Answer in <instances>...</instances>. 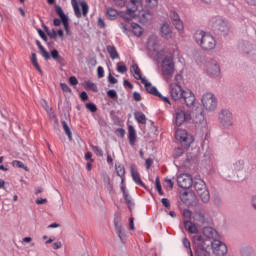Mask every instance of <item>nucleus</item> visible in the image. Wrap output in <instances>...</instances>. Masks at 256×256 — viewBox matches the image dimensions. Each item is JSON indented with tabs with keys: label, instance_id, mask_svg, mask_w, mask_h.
<instances>
[{
	"label": "nucleus",
	"instance_id": "nucleus-1",
	"mask_svg": "<svg viewBox=\"0 0 256 256\" xmlns=\"http://www.w3.org/2000/svg\"><path fill=\"white\" fill-rule=\"evenodd\" d=\"M141 0H129L126 13L130 17H139L140 23H147L152 15L149 10H139Z\"/></svg>",
	"mask_w": 256,
	"mask_h": 256
},
{
	"label": "nucleus",
	"instance_id": "nucleus-2",
	"mask_svg": "<svg viewBox=\"0 0 256 256\" xmlns=\"http://www.w3.org/2000/svg\"><path fill=\"white\" fill-rule=\"evenodd\" d=\"M194 41L204 51H213L217 46V42L213 35L202 30H198L194 33Z\"/></svg>",
	"mask_w": 256,
	"mask_h": 256
},
{
	"label": "nucleus",
	"instance_id": "nucleus-3",
	"mask_svg": "<svg viewBox=\"0 0 256 256\" xmlns=\"http://www.w3.org/2000/svg\"><path fill=\"white\" fill-rule=\"evenodd\" d=\"M161 72L164 81L170 83L171 79H173V75H175V59L173 55L170 54L163 58L161 62Z\"/></svg>",
	"mask_w": 256,
	"mask_h": 256
},
{
	"label": "nucleus",
	"instance_id": "nucleus-4",
	"mask_svg": "<svg viewBox=\"0 0 256 256\" xmlns=\"http://www.w3.org/2000/svg\"><path fill=\"white\" fill-rule=\"evenodd\" d=\"M192 241L195 245V251L197 256H209V243L205 240V237L201 235H194Z\"/></svg>",
	"mask_w": 256,
	"mask_h": 256
},
{
	"label": "nucleus",
	"instance_id": "nucleus-5",
	"mask_svg": "<svg viewBox=\"0 0 256 256\" xmlns=\"http://www.w3.org/2000/svg\"><path fill=\"white\" fill-rule=\"evenodd\" d=\"M194 189L201 199L202 203H207L211 200V195L209 194V190L207 189V184L202 179H195L194 181Z\"/></svg>",
	"mask_w": 256,
	"mask_h": 256
},
{
	"label": "nucleus",
	"instance_id": "nucleus-6",
	"mask_svg": "<svg viewBox=\"0 0 256 256\" xmlns=\"http://www.w3.org/2000/svg\"><path fill=\"white\" fill-rule=\"evenodd\" d=\"M175 137L176 140L179 141V143L182 145V147H185L186 149H189V147H191L195 141L193 135L189 134L187 130L181 128L176 130Z\"/></svg>",
	"mask_w": 256,
	"mask_h": 256
},
{
	"label": "nucleus",
	"instance_id": "nucleus-7",
	"mask_svg": "<svg viewBox=\"0 0 256 256\" xmlns=\"http://www.w3.org/2000/svg\"><path fill=\"white\" fill-rule=\"evenodd\" d=\"M174 119L177 127H181V125L184 123H189V121L192 119L191 110H187L185 108H176Z\"/></svg>",
	"mask_w": 256,
	"mask_h": 256
},
{
	"label": "nucleus",
	"instance_id": "nucleus-8",
	"mask_svg": "<svg viewBox=\"0 0 256 256\" xmlns=\"http://www.w3.org/2000/svg\"><path fill=\"white\" fill-rule=\"evenodd\" d=\"M219 123L224 127V129H230L233 127V114L227 109L221 110L218 115Z\"/></svg>",
	"mask_w": 256,
	"mask_h": 256
},
{
	"label": "nucleus",
	"instance_id": "nucleus-9",
	"mask_svg": "<svg viewBox=\"0 0 256 256\" xmlns=\"http://www.w3.org/2000/svg\"><path fill=\"white\" fill-rule=\"evenodd\" d=\"M202 105L206 111H215L217 109V97L213 93H206L202 96Z\"/></svg>",
	"mask_w": 256,
	"mask_h": 256
},
{
	"label": "nucleus",
	"instance_id": "nucleus-10",
	"mask_svg": "<svg viewBox=\"0 0 256 256\" xmlns=\"http://www.w3.org/2000/svg\"><path fill=\"white\" fill-rule=\"evenodd\" d=\"M114 225H115V231L118 235L120 241L122 243H125L127 239V234H125V230L123 229V226L121 225V214L116 213L114 216Z\"/></svg>",
	"mask_w": 256,
	"mask_h": 256
},
{
	"label": "nucleus",
	"instance_id": "nucleus-11",
	"mask_svg": "<svg viewBox=\"0 0 256 256\" xmlns=\"http://www.w3.org/2000/svg\"><path fill=\"white\" fill-rule=\"evenodd\" d=\"M169 93L174 101H179V99H183L185 90L178 83H171L169 85Z\"/></svg>",
	"mask_w": 256,
	"mask_h": 256
},
{
	"label": "nucleus",
	"instance_id": "nucleus-12",
	"mask_svg": "<svg viewBox=\"0 0 256 256\" xmlns=\"http://www.w3.org/2000/svg\"><path fill=\"white\" fill-rule=\"evenodd\" d=\"M177 183L182 189H191L193 187V177L190 174H180Z\"/></svg>",
	"mask_w": 256,
	"mask_h": 256
},
{
	"label": "nucleus",
	"instance_id": "nucleus-13",
	"mask_svg": "<svg viewBox=\"0 0 256 256\" xmlns=\"http://www.w3.org/2000/svg\"><path fill=\"white\" fill-rule=\"evenodd\" d=\"M210 245L214 255H219V256L226 255L227 245H225V243L221 242L219 239L215 240L214 242H211Z\"/></svg>",
	"mask_w": 256,
	"mask_h": 256
},
{
	"label": "nucleus",
	"instance_id": "nucleus-14",
	"mask_svg": "<svg viewBox=\"0 0 256 256\" xmlns=\"http://www.w3.org/2000/svg\"><path fill=\"white\" fill-rule=\"evenodd\" d=\"M203 235H204V241H207V243L209 245H211V243L219 240V233H217L215 231V229L211 228V227H205L203 229Z\"/></svg>",
	"mask_w": 256,
	"mask_h": 256
},
{
	"label": "nucleus",
	"instance_id": "nucleus-15",
	"mask_svg": "<svg viewBox=\"0 0 256 256\" xmlns=\"http://www.w3.org/2000/svg\"><path fill=\"white\" fill-rule=\"evenodd\" d=\"M170 19L175 29H177V31L180 33H183L185 26L183 25V21L181 20V17H179V14L175 11H170Z\"/></svg>",
	"mask_w": 256,
	"mask_h": 256
},
{
	"label": "nucleus",
	"instance_id": "nucleus-16",
	"mask_svg": "<svg viewBox=\"0 0 256 256\" xmlns=\"http://www.w3.org/2000/svg\"><path fill=\"white\" fill-rule=\"evenodd\" d=\"M207 74L210 77H219L221 75V68L217 62L212 61L207 65Z\"/></svg>",
	"mask_w": 256,
	"mask_h": 256
},
{
	"label": "nucleus",
	"instance_id": "nucleus-17",
	"mask_svg": "<svg viewBox=\"0 0 256 256\" xmlns=\"http://www.w3.org/2000/svg\"><path fill=\"white\" fill-rule=\"evenodd\" d=\"M193 223L197 225V227H203L207 223V218L205 217V214L202 211H196L193 216Z\"/></svg>",
	"mask_w": 256,
	"mask_h": 256
},
{
	"label": "nucleus",
	"instance_id": "nucleus-18",
	"mask_svg": "<svg viewBox=\"0 0 256 256\" xmlns=\"http://www.w3.org/2000/svg\"><path fill=\"white\" fill-rule=\"evenodd\" d=\"M147 49L150 53H157L159 51V40L157 36L152 35L148 38Z\"/></svg>",
	"mask_w": 256,
	"mask_h": 256
},
{
	"label": "nucleus",
	"instance_id": "nucleus-19",
	"mask_svg": "<svg viewBox=\"0 0 256 256\" xmlns=\"http://www.w3.org/2000/svg\"><path fill=\"white\" fill-rule=\"evenodd\" d=\"M182 98L184 99L187 107L195 105V94H193L191 90H185Z\"/></svg>",
	"mask_w": 256,
	"mask_h": 256
},
{
	"label": "nucleus",
	"instance_id": "nucleus-20",
	"mask_svg": "<svg viewBox=\"0 0 256 256\" xmlns=\"http://www.w3.org/2000/svg\"><path fill=\"white\" fill-rule=\"evenodd\" d=\"M142 84L145 86V89L150 95H155V97H161L159 90L155 88V86L151 85V83L147 79H142Z\"/></svg>",
	"mask_w": 256,
	"mask_h": 256
},
{
	"label": "nucleus",
	"instance_id": "nucleus-21",
	"mask_svg": "<svg viewBox=\"0 0 256 256\" xmlns=\"http://www.w3.org/2000/svg\"><path fill=\"white\" fill-rule=\"evenodd\" d=\"M184 227L186 231H189L192 235H199V229L197 227V224L195 222H191L189 220L184 221Z\"/></svg>",
	"mask_w": 256,
	"mask_h": 256
},
{
	"label": "nucleus",
	"instance_id": "nucleus-22",
	"mask_svg": "<svg viewBox=\"0 0 256 256\" xmlns=\"http://www.w3.org/2000/svg\"><path fill=\"white\" fill-rule=\"evenodd\" d=\"M160 33H161V37H164V39H169L171 37V34L173 33V30L171 29V25L164 23L161 26Z\"/></svg>",
	"mask_w": 256,
	"mask_h": 256
},
{
	"label": "nucleus",
	"instance_id": "nucleus-23",
	"mask_svg": "<svg viewBox=\"0 0 256 256\" xmlns=\"http://www.w3.org/2000/svg\"><path fill=\"white\" fill-rule=\"evenodd\" d=\"M128 139L131 147H134L135 142L137 141V132L133 126L128 127Z\"/></svg>",
	"mask_w": 256,
	"mask_h": 256
},
{
	"label": "nucleus",
	"instance_id": "nucleus-24",
	"mask_svg": "<svg viewBox=\"0 0 256 256\" xmlns=\"http://www.w3.org/2000/svg\"><path fill=\"white\" fill-rule=\"evenodd\" d=\"M131 73L134 75V77L138 80L141 81V83H143V76L141 75V69H139V65L137 64H133L131 67Z\"/></svg>",
	"mask_w": 256,
	"mask_h": 256
},
{
	"label": "nucleus",
	"instance_id": "nucleus-25",
	"mask_svg": "<svg viewBox=\"0 0 256 256\" xmlns=\"http://www.w3.org/2000/svg\"><path fill=\"white\" fill-rule=\"evenodd\" d=\"M131 175L133 181L136 183V185H140V187H145V184L141 180V175H139V172L135 169H131Z\"/></svg>",
	"mask_w": 256,
	"mask_h": 256
},
{
	"label": "nucleus",
	"instance_id": "nucleus-26",
	"mask_svg": "<svg viewBox=\"0 0 256 256\" xmlns=\"http://www.w3.org/2000/svg\"><path fill=\"white\" fill-rule=\"evenodd\" d=\"M134 119H136L137 123H141V125L147 124V117L145 114H143V112H135Z\"/></svg>",
	"mask_w": 256,
	"mask_h": 256
},
{
	"label": "nucleus",
	"instance_id": "nucleus-27",
	"mask_svg": "<svg viewBox=\"0 0 256 256\" xmlns=\"http://www.w3.org/2000/svg\"><path fill=\"white\" fill-rule=\"evenodd\" d=\"M30 59H31V63H32L33 67H35V69L38 71V73L43 75V70L41 69V66H39V62H37V54L32 53Z\"/></svg>",
	"mask_w": 256,
	"mask_h": 256
},
{
	"label": "nucleus",
	"instance_id": "nucleus-28",
	"mask_svg": "<svg viewBox=\"0 0 256 256\" xmlns=\"http://www.w3.org/2000/svg\"><path fill=\"white\" fill-rule=\"evenodd\" d=\"M36 45L42 55V57H44V59L46 61H49V59H51V55H49V52H47V50H45V48L43 47V45H41V42L36 41Z\"/></svg>",
	"mask_w": 256,
	"mask_h": 256
},
{
	"label": "nucleus",
	"instance_id": "nucleus-29",
	"mask_svg": "<svg viewBox=\"0 0 256 256\" xmlns=\"http://www.w3.org/2000/svg\"><path fill=\"white\" fill-rule=\"evenodd\" d=\"M132 33L135 37H141L143 35V28L137 23L132 24Z\"/></svg>",
	"mask_w": 256,
	"mask_h": 256
},
{
	"label": "nucleus",
	"instance_id": "nucleus-30",
	"mask_svg": "<svg viewBox=\"0 0 256 256\" xmlns=\"http://www.w3.org/2000/svg\"><path fill=\"white\" fill-rule=\"evenodd\" d=\"M107 51L112 59H119V53L115 46H107Z\"/></svg>",
	"mask_w": 256,
	"mask_h": 256
},
{
	"label": "nucleus",
	"instance_id": "nucleus-31",
	"mask_svg": "<svg viewBox=\"0 0 256 256\" xmlns=\"http://www.w3.org/2000/svg\"><path fill=\"white\" fill-rule=\"evenodd\" d=\"M71 3L77 19H81V9L79 8V2H77V0H72Z\"/></svg>",
	"mask_w": 256,
	"mask_h": 256
},
{
	"label": "nucleus",
	"instance_id": "nucleus-32",
	"mask_svg": "<svg viewBox=\"0 0 256 256\" xmlns=\"http://www.w3.org/2000/svg\"><path fill=\"white\" fill-rule=\"evenodd\" d=\"M62 127L69 141H73V134L71 133V129L69 128V125H67V122L62 121Z\"/></svg>",
	"mask_w": 256,
	"mask_h": 256
},
{
	"label": "nucleus",
	"instance_id": "nucleus-33",
	"mask_svg": "<svg viewBox=\"0 0 256 256\" xmlns=\"http://www.w3.org/2000/svg\"><path fill=\"white\" fill-rule=\"evenodd\" d=\"M56 13H57V15H59L62 23L65 21H69V18H67V16L65 15V12H63V8H61V6H56Z\"/></svg>",
	"mask_w": 256,
	"mask_h": 256
},
{
	"label": "nucleus",
	"instance_id": "nucleus-34",
	"mask_svg": "<svg viewBox=\"0 0 256 256\" xmlns=\"http://www.w3.org/2000/svg\"><path fill=\"white\" fill-rule=\"evenodd\" d=\"M107 17H108V19H110V21L117 19V10H115L113 8H108L107 9Z\"/></svg>",
	"mask_w": 256,
	"mask_h": 256
},
{
	"label": "nucleus",
	"instance_id": "nucleus-35",
	"mask_svg": "<svg viewBox=\"0 0 256 256\" xmlns=\"http://www.w3.org/2000/svg\"><path fill=\"white\" fill-rule=\"evenodd\" d=\"M51 57H52V59H54L58 63H63V61H64L63 57H61V55H59V51H57V50H52L51 51Z\"/></svg>",
	"mask_w": 256,
	"mask_h": 256
},
{
	"label": "nucleus",
	"instance_id": "nucleus-36",
	"mask_svg": "<svg viewBox=\"0 0 256 256\" xmlns=\"http://www.w3.org/2000/svg\"><path fill=\"white\" fill-rule=\"evenodd\" d=\"M116 173L118 177H125V167L121 164L116 165Z\"/></svg>",
	"mask_w": 256,
	"mask_h": 256
},
{
	"label": "nucleus",
	"instance_id": "nucleus-37",
	"mask_svg": "<svg viewBox=\"0 0 256 256\" xmlns=\"http://www.w3.org/2000/svg\"><path fill=\"white\" fill-rule=\"evenodd\" d=\"M216 25L218 27V31H226L227 29V22L223 20L216 21Z\"/></svg>",
	"mask_w": 256,
	"mask_h": 256
},
{
	"label": "nucleus",
	"instance_id": "nucleus-38",
	"mask_svg": "<svg viewBox=\"0 0 256 256\" xmlns=\"http://www.w3.org/2000/svg\"><path fill=\"white\" fill-rule=\"evenodd\" d=\"M85 87L86 89H90V91H94V93H97L98 91L97 85L91 81H87Z\"/></svg>",
	"mask_w": 256,
	"mask_h": 256
},
{
	"label": "nucleus",
	"instance_id": "nucleus-39",
	"mask_svg": "<svg viewBox=\"0 0 256 256\" xmlns=\"http://www.w3.org/2000/svg\"><path fill=\"white\" fill-rule=\"evenodd\" d=\"M80 5L82 7L83 17H87V13H89V4H87V2H81Z\"/></svg>",
	"mask_w": 256,
	"mask_h": 256
},
{
	"label": "nucleus",
	"instance_id": "nucleus-40",
	"mask_svg": "<svg viewBox=\"0 0 256 256\" xmlns=\"http://www.w3.org/2000/svg\"><path fill=\"white\" fill-rule=\"evenodd\" d=\"M145 3L147 7L153 9L154 7H157V5H159V0H145Z\"/></svg>",
	"mask_w": 256,
	"mask_h": 256
},
{
	"label": "nucleus",
	"instance_id": "nucleus-41",
	"mask_svg": "<svg viewBox=\"0 0 256 256\" xmlns=\"http://www.w3.org/2000/svg\"><path fill=\"white\" fill-rule=\"evenodd\" d=\"M183 245L186 249H188L191 256H193V250H191V242H189V239L184 238L183 239Z\"/></svg>",
	"mask_w": 256,
	"mask_h": 256
},
{
	"label": "nucleus",
	"instance_id": "nucleus-42",
	"mask_svg": "<svg viewBox=\"0 0 256 256\" xmlns=\"http://www.w3.org/2000/svg\"><path fill=\"white\" fill-rule=\"evenodd\" d=\"M91 149L98 157H103V150L100 147L92 145Z\"/></svg>",
	"mask_w": 256,
	"mask_h": 256
},
{
	"label": "nucleus",
	"instance_id": "nucleus-43",
	"mask_svg": "<svg viewBox=\"0 0 256 256\" xmlns=\"http://www.w3.org/2000/svg\"><path fill=\"white\" fill-rule=\"evenodd\" d=\"M12 165H13V167H19V169H26L27 170V167H25V164H23V162H21L19 160L12 161Z\"/></svg>",
	"mask_w": 256,
	"mask_h": 256
},
{
	"label": "nucleus",
	"instance_id": "nucleus-44",
	"mask_svg": "<svg viewBox=\"0 0 256 256\" xmlns=\"http://www.w3.org/2000/svg\"><path fill=\"white\" fill-rule=\"evenodd\" d=\"M86 109H88V111H91V113L97 112V106L94 103H87Z\"/></svg>",
	"mask_w": 256,
	"mask_h": 256
},
{
	"label": "nucleus",
	"instance_id": "nucleus-45",
	"mask_svg": "<svg viewBox=\"0 0 256 256\" xmlns=\"http://www.w3.org/2000/svg\"><path fill=\"white\" fill-rule=\"evenodd\" d=\"M116 70L118 73H127V66H125V64H117Z\"/></svg>",
	"mask_w": 256,
	"mask_h": 256
},
{
	"label": "nucleus",
	"instance_id": "nucleus-46",
	"mask_svg": "<svg viewBox=\"0 0 256 256\" xmlns=\"http://www.w3.org/2000/svg\"><path fill=\"white\" fill-rule=\"evenodd\" d=\"M66 35H71V30L69 29V20L62 22Z\"/></svg>",
	"mask_w": 256,
	"mask_h": 256
},
{
	"label": "nucleus",
	"instance_id": "nucleus-47",
	"mask_svg": "<svg viewBox=\"0 0 256 256\" xmlns=\"http://www.w3.org/2000/svg\"><path fill=\"white\" fill-rule=\"evenodd\" d=\"M184 151L182 150V148H176L174 149L173 155L175 158L181 157V155H183Z\"/></svg>",
	"mask_w": 256,
	"mask_h": 256
},
{
	"label": "nucleus",
	"instance_id": "nucleus-48",
	"mask_svg": "<svg viewBox=\"0 0 256 256\" xmlns=\"http://www.w3.org/2000/svg\"><path fill=\"white\" fill-rule=\"evenodd\" d=\"M97 73L99 79H103V77H105V70L103 69V67L99 66L97 68Z\"/></svg>",
	"mask_w": 256,
	"mask_h": 256
},
{
	"label": "nucleus",
	"instance_id": "nucleus-49",
	"mask_svg": "<svg viewBox=\"0 0 256 256\" xmlns=\"http://www.w3.org/2000/svg\"><path fill=\"white\" fill-rule=\"evenodd\" d=\"M60 87L62 89V91H64L65 93H71V88H69V86L65 83H60Z\"/></svg>",
	"mask_w": 256,
	"mask_h": 256
},
{
	"label": "nucleus",
	"instance_id": "nucleus-50",
	"mask_svg": "<svg viewBox=\"0 0 256 256\" xmlns=\"http://www.w3.org/2000/svg\"><path fill=\"white\" fill-rule=\"evenodd\" d=\"M47 35L50 37V39H56L57 38V32L55 30H46Z\"/></svg>",
	"mask_w": 256,
	"mask_h": 256
},
{
	"label": "nucleus",
	"instance_id": "nucleus-51",
	"mask_svg": "<svg viewBox=\"0 0 256 256\" xmlns=\"http://www.w3.org/2000/svg\"><path fill=\"white\" fill-rule=\"evenodd\" d=\"M107 95H108V97H110V99H115V97H117V91H115V90H109V91L107 92Z\"/></svg>",
	"mask_w": 256,
	"mask_h": 256
},
{
	"label": "nucleus",
	"instance_id": "nucleus-52",
	"mask_svg": "<svg viewBox=\"0 0 256 256\" xmlns=\"http://www.w3.org/2000/svg\"><path fill=\"white\" fill-rule=\"evenodd\" d=\"M108 81L111 85H115L116 83H118V80L115 77H113L111 74H109L108 76Z\"/></svg>",
	"mask_w": 256,
	"mask_h": 256
},
{
	"label": "nucleus",
	"instance_id": "nucleus-53",
	"mask_svg": "<svg viewBox=\"0 0 256 256\" xmlns=\"http://www.w3.org/2000/svg\"><path fill=\"white\" fill-rule=\"evenodd\" d=\"M124 199H125V201H126L128 207H129V209H131V205H133V202L131 201V198L129 197V194H126V195L124 196Z\"/></svg>",
	"mask_w": 256,
	"mask_h": 256
},
{
	"label": "nucleus",
	"instance_id": "nucleus-54",
	"mask_svg": "<svg viewBox=\"0 0 256 256\" xmlns=\"http://www.w3.org/2000/svg\"><path fill=\"white\" fill-rule=\"evenodd\" d=\"M69 82L71 83V85H78L79 84V80H77V78L75 76H71L69 78Z\"/></svg>",
	"mask_w": 256,
	"mask_h": 256
},
{
	"label": "nucleus",
	"instance_id": "nucleus-55",
	"mask_svg": "<svg viewBox=\"0 0 256 256\" xmlns=\"http://www.w3.org/2000/svg\"><path fill=\"white\" fill-rule=\"evenodd\" d=\"M146 169H151V165H153V159L148 158L145 161Z\"/></svg>",
	"mask_w": 256,
	"mask_h": 256
},
{
	"label": "nucleus",
	"instance_id": "nucleus-56",
	"mask_svg": "<svg viewBox=\"0 0 256 256\" xmlns=\"http://www.w3.org/2000/svg\"><path fill=\"white\" fill-rule=\"evenodd\" d=\"M80 99L82 101H87V99H89V95H87V92H85V91L81 92Z\"/></svg>",
	"mask_w": 256,
	"mask_h": 256
},
{
	"label": "nucleus",
	"instance_id": "nucleus-57",
	"mask_svg": "<svg viewBox=\"0 0 256 256\" xmlns=\"http://www.w3.org/2000/svg\"><path fill=\"white\" fill-rule=\"evenodd\" d=\"M183 217L185 218V219H191V212H190V210H184L183 211Z\"/></svg>",
	"mask_w": 256,
	"mask_h": 256
},
{
	"label": "nucleus",
	"instance_id": "nucleus-58",
	"mask_svg": "<svg viewBox=\"0 0 256 256\" xmlns=\"http://www.w3.org/2000/svg\"><path fill=\"white\" fill-rule=\"evenodd\" d=\"M166 187H169V189H173V181L171 179L165 180Z\"/></svg>",
	"mask_w": 256,
	"mask_h": 256
},
{
	"label": "nucleus",
	"instance_id": "nucleus-59",
	"mask_svg": "<svg viewBox=\"0 0 256 256\" xmlns=\"http://www.w3.org/2000/svg\"><path fill=\"white\" fill-rule=\"evenodd\" d=\"M36 203H37V205H45V203H47V199H45V198H38L36 200Z\"/></svg>",
	"mask_w": 256,
	"mask_h": 256
},
{
	"label": "nucleus",
	"instance_id": "nucleus-60",
	"mask_svg": "<svg viewBox=\"0 0 256 256\" xmlns=\"http://www.w3.org/2000/svg\"><path fill=\"white\" fill-rule=\"evenodd\" d=\"M134 101H141V94L139 92L133 93Z\"/></svg>",
	"mask_w": 256,
	"mask_h": 256
},
{
	"label": "nucleus",
	"instance_id": "nucleus-61",
	"mask_svg": "<svg viewBox=\"0 0 256 256\" xmlns=\"http://www.w3.org/2000/svg\"><path fill=\"white\" fill-rule=\"evenodd\" d=\"M162 204L164 205V207H171V203L169 202V199H167V198L162 199Z\"/></svg>",
	"mask_w": 256,
	"mask_h": 256
},
{
	"label": "nucleus",
	"instance_id": "nucleus-62",
	"mask_svg": "<svg viewBox=\"0 0 256 256\" xmlns=\"http://www.w3.org/2000/svg\"><path fill=\"white\" fill-rule=\"evenodd\" d=\"M251 205H252L253 209H255V211H256V195L251 197Z\"/></svg>",
	"mask_w": 256,
	"mask_h": 256
},
{
	"label": "nucleus",
	"instance_id": "nucleus-63",
	"mask_svg": "<svg viewBox=\"0 0 256 256\" xmlns=\"http://www.w3.org/2000/svg\"><path fill=\"white\" fill-rule=\"evenodd\" d=\"M62 246L61 242H54L52 244L53 249H61Z\"/></svg>",
	"mask_w": 256,
	"mask_h": 256
},
{
	"label": "nucleus",
	"instance_id": "nucleus-64",
	"mask_svg": "<svg viewBox=\"0 0 256 256\" xmlns=\"http://www.w3.org/2000/svg\"><path fill=\"white\" fill-rule=\"evenodd\" d=\"M156 191H158L159 195H163V188H161V184L156 185Z\"/></svg>",
	"mask_w": 256,
	"mask_h": 256
}]
</instances>
